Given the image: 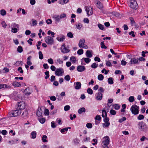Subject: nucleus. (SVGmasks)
Segmentation results:
<instances>
[{
  "mask_svg": "<svg viewBox=\"0 0 148 148\" xmlns=\"http://www.w3.org/2000/svg\"><path fill=\"white\" fill-rule=\"evenodd\" d=\"M103 139L104 140L102 141L101 144L102 146L104 148H109L108 146L110 142L109 137L106 136L104 137Z\"/></svg>",
  "mask_w": 148,
  "mask_h": 148,
  "instance_id": "f257e3e1",
  "label": "nucleus"
},
{
  "mask_svg": "<svg viewBox=\"0 0 148 148\" xmlns=\"http://www.w3.org/2000/svg\"><path fill=\"white\" fill-rule=\"evenodd\" d=\"M138 126L139 129L142 132L146 131L147 128L146 124L142 121L138 122Z\"/></svg>",
  "mask_w": 148,
  "mask_h": 148,
  "instance_id": "f03ea898",
  "label": "nucleus"
},
{
  "mask_svg": "<svg viewBox=\"0 0 148 148\" xmlns=\"http://www.w3.org/2000/svg\"><path fill=\"white\" fill-rule=\"evenodd\" d=\"M21 110L18 109L10 112L8 113V116L10 117H12L19 116L21 114Z\"/></svg>",
  "mask_w": 148,
  "mask_h": 148,
  "instance_id": "7ed1b4c3",
  "label": "nucleus"
},
{
  "mask_svg": "<svg viewBox=\"0 0 148 148\" xmlns=\"http://www.w3.org/2000/svg\"><path fill=\"white\" fill-rule=\"evenodd\" d=\"M139 107L136 105H132L130 108L132 113L135 115L138 114L139 112Z\"/></svg>",
  "mask_w": 148,
  "mask_h": 148,
  "instance_id": "20e7f679",
  "label": "nucleus"
},
{
  "mask_svg": "<svg viewBox=\"0 0 148 148\" xmlns=\"http://www.w3.org/2000/svg\"><path fill=\"white\" fill-rule=\"evenodd\" d=\"M85 40L84 38H82L79 40L78 43V46L80 48H85L88 49V47L85 43Z\"/></svg>",
  "mask_w": 148,
  "mask_h": 148,
  "instance_id": "39448f33",
  "label": "nucleus"
},
{
  "mask_svg": "<svg viewBox=\"0 0 148 148\" xmlns=\"http://www.w3.org/2000/svg\"><path fill=\"white\" fill-rule=\"evenodd\" d=\"M130 2V7L132 9L136 10L138 8V5L135 0H129Z\"/></svg>",
  "mask_w": 148,
  "mask_h": 148,
  "instance_id": "423d86ee",
  "label": "nucleus"
},
{
  "mask_svg": "<svg viewBox=\"0 0 148 148\" xmlns=\"http://www.w3.org/2000/svg\"><path fill=\"white\" fill-rule=\"evenodd\" d=\"M45 42L48 44L52 45L54 43V40L53 38L51 36H47L45 38Z\"/></svg>",
  "mask_w": 148,
  "mask_h": 148,
  "instance_id": "0eeeda50",
  "label": "nucleus"
},
{
  "mask_svg": "<svg viewBox=\"0 0 148 148\" xmlns=\"http://www.w3.org/2000/svg\"><path fill=\"white\" fill-rule=\"evenodd\" d=\"M44 108L43 106L39 107H38V110L36 112V115L38 117L42 116L43 111Z\"/></svg>",
  "mask_w": 148,
  "mask_h": 148,
  "instance_id": "6e6552de",
  "label": "nucleus"
},
{
  "mask_svg": "<svg viewBox=\"0 0 148 148\" xmlns=\"http://www.w3.org/2000/svg\"><path fill=\"white\" fill-rule=\"evenodd\" d=\"M64 73V70L62 68L57 69L55 71V74L58 76L62 75Z\"/></svg>",
  "mask_w": 148,
  "mask_h": 148,
  "instance_id": "1a4fd4ad",
  "label": "nucleus"
},
{
  "mask_svg": "<svg viewBox=\"0 0 148 148\" xmlns=\"http://www.w3.org/2000/svg\"><path fill=\"white\" fill-rule=\"evenodd\" d=\"M85 10L88 16L91 15L92 14L93 11L92 8L90 6H86L85 8Z\"/></svg>",
  "mask_w": 148,
  "mask_h": 148,
  "instance_id": "9d476101",
  "label": "nucleus"
},
{
  "mask_svg": "<svg viewBox=\"0 0 148 148\" xmlns=\"http://www.w3.org/2000/svg\"><path fill=\"white\" fill-rule=\"evenodd\" d=\"M84 61L86 63L88 64L91 61V59L89 58L88 57L86 58H82V59L81 60V64H85L84 62Z\"/></svg>",
  "mask_w": 148,
  "mask_h": 148,
  "instance_id": "9b49d317",
  "label": "nucleus"
},
{
  "mask_svg": "<svg viewBox=\"0 0 148 148\" xmlns=\"http://www.w3.org/2000/svg\"><path fill=\"white\" fill-rule=\"evenodd\" d=\"M61 52L64 53H68L70 51V50L67 49L65 47V45L64 44L62 45L61 48Z\"/></svg>",
  "mask_w": 148,
  "mask_h": 148,
  "instance_id": "f8f14e48",
  "label": "nucleus"
},
{
  "mask_svg": "<svg viewBox=\"0 0 148 148\" xmlns=\"http://www.w3.org/2000/svg\"><path fill=\"white\" fill-rule=\"evenodd\" d=\"M95 3L96 7L99 9H102L103 8V3L101 2L97 1L95 2Z\"/></svg>",
  "mask_w": 148,
  "mask_h": 148,
  "instance_id": "ddd939ff",
  "label": "nucleus"
},
{
  "mask_svg": "<svg viewBox=\"0 0 148 148\" xmlns=\"http://www.w3.org/2000/svg\"><path fill=\"white\" fill-rule=\"evenodd\" d=\"M18 109L19 110H21L24 109L25 107V104L23 101L19 102L18 103Z\"/></svg>",
  "mask_w": 148,
  "mask_h": 148,
  "instance_id": "4468645a",
  "label": "nucleus"
},
{
  "mask_svg": "<svg viewBox=\"0 0 148 148\" xmlns=\"http://www.w3.org/2000/svg\"><path fill=\"white\" fill-rule=\"evenodd\" d=\"M74 85L75 88L76 90H79L81 88V84L80 82H77L74 83Z\"/></svg>",
  "mask_w": 148,
  "mask_h": 148,
  "instance_id": "2eb2a0df",
  "label": "nucleus"
},
{
  "mask_svg": "<svg viewBox=\"0 0 148 148\" xmlns=\"http://www.w3.org/2000/svg\"><path fill=\"white\" fill-rule=\"evenodd\" d=\"M96 99L97 100H101L102 99L103 95L101 92H99L96 94Z\"/></svg>",
  "mask_w": 148,
  "mask_h": 148,
  "instance_id": "dca6fc26",
  "label": "nucleus"
},
{
  "mask_svg": "<svg viewBox=\"0 0 148 148\" xmlns=\"http://www.w3.org/2000/svg\"><path fill=\"white\" fill-rule=\"evenodd\" d=\"M92 50H87L85 53L86 56L87 57L89 58H90L92 57Z\"/></svg>",
  "mask_w": 148,
  "mask_h": 148,
  "instance_id": "f3484780",
  "label": "nucleus"
},
{
  "mask_svg": "<svg viewBox=\"0 0 148 148\" xmlns=\"http://www.w3.org/2000/svg\"><path fill=\"white\" fill-rule=\"evenodd\" d=\"M138 60L137 59L132 58L131 59L130 62V64H136L138 63Z\"/></svg>",
  "mask_w": 148,
  "mask_h": 148,
  "instance_id": "a211bd4d",
  "label": "nucleus"
},
{
  "mask_svg": "<svg viewBox=\"0 0 148 148\" xmlns=\"http://www.w3.org/2000/svg\"><path fill=\"white\" fill-rule=\"evenodd\" d=\"M85 67L84 66H79L77 67V70L78 71L82 72L85 70Z\"/></svg>",
  "mask_w": 148,
  "mask_h": 148,
  "instance_id": "6ab92c4d",
  "label": "nucleus"
},
{
  "mask_svg": "<svg viewBox=\"0 0 148 148\" xmlns=\"http://www.w3.org/2000/svg\"><path fill=\"white\" fill-rule=\"evenodd\" d=\"M53 18L54 20L56 22L58 23L60 20L59 15H55L53 16Z\"/></svg>",
  "mask_w": 148,
  "mask_h": 148,
  "instance_id": "aec40b11",
  "label": "nucleus"
},
{
  "mask_svg": "<svg viewBox=\"0 0 148 148\" xmlns=\"http://www.w3.org/2000/svg\"><path fill=\"white\" fill-rule=\"evenodd\" d=\"M130 20L131 24V25L132 26H136V24L135 23L134 20L132 17H130Z\"/></svg>",
  "mask_w": 148,
  "mask_h": 148,
  "instance_id": "412c9836",
  "label": "nucleus"
},
{
  "mask_svg": "<svg viewBox=\"0 0 148 148\" xmlns=\"http://www.w3.org/2000/svg\"><path fill=\"white\" fill-rule=\"evenodd\" d=\"M31 90H30L29 88H26L24 91V93L26 95H29L31 94Z\"/></svg>",
  "mask_w": 148,
  "mask_h": 148,
  "instance_id": "4be33fe9",
  "label": "nucleus"
},
{
  "mask_svg": "<svg viewBox=\"0 0 148 148\" xmlns=\"http://www.w3.org/2000/svg\"><path fill=\"white\" fill-rule=\"evenodd\" d=\"M65 39V37L64 35H62V37L60 38L59 37H57L56 38V39L57 40L60 41H63Z\"/></svg>",
  "mask_w": 148,
  "mask_h": 148,
  "instance_id": "5701e85b",
  "label": "nucleus"
},
{
  "mask_svg": "<svg viewBox=\"0 0 148 148\" xmlns=\"http://www.w3.org/2000/svg\"><path fill=\"white\" fill-rule=\"evenodd\" d=\"M12 84L14 86L18 87L21 86V84L20 83L17 82H14L12 83Z\"/></svg>",
  "mask_w": 148,
  "mask_h": 148,
  "instance_id": "b1692460",
  "label": "nucleus"
},
{
  "mask_svg": "<svg viewBox=\"0 0 148 148\" xmlns=\"http://www.w3.org/2000/svg\"><path fill=\"white\" fill-rule=\"evenodd\" d=\"M86 111L85 109L84 108L82 107L79 109L78 110V113L80 114L82 113L83 112H85Z\"/></svg>",
  "mask_w": 148,
  "mask_h": 148,
  "instance_id": "393cba45",
  "label": "nucleus"
},
{
  "mask_svg": "<svg viewBox=\"0 0 148 148\" xmlns=\"http://www.w3.org/2000/svg\"><path fill=\"white\" fill-rule=\"evenodd\" d=\"M38 120L42 124L44 123L45 121V119L44 118H40L39 117L38 118Z\"/></svg>",
  "mask_w": 148,
  "mask_h": 148,
  "instance_id": "a878e982",
  "label": "nucleus"
},
{
  "mask_svg": "<svg viewBox=\"0 0 148 148\" xmlns=\"http://www.w3.org/2000/svg\"><path fill=\"white\" fill-rule=\"evenodd\" d=\"M69 0H61L59 1V3L61 5H64L67 3Z\"/></svg>",
  "mask_w": 148,
  "mask_h": 148,
  "instance_id": "bb28decb",
  "label": "nucleus"
},
{
  "mask_svg": "<svg viewBox=\"0 0 148 148\" xmlns=\"http://www.w3.org/2000/svg\"><path fill=\"white\" fill-rule=\"evenodd\" d=\"M60 20L62 18H66V15L65 14L63 13L59 15Z\"/></svg>",
  "mask_w": 148,
  "mask_h": 148,
  "instance_id": "cd10ccee",
  "label": "nucleus"
},
{
  "mask_svg": "<svg viewBox=\"0 0 148 148\" xmlns=\"http://www.w3.org/2000/svg\"><path fill=\"white\" fill-rule=\"evenodd\" d=\"M47 138V137L46 135H43L42 138V142L44 143L47 142H48V140H46V139Z\"/></svg>",
  "mask_w": 148,
  "mask_h": 148,
  "instance_id": "c85d7f7f",
  "label": "nucleus"
},
{
  "mask_svg": "<svg viewBox=\"0 0 148 148\" xmlns=\"http://www.w3.org/2000/svg\"><path fill=\"white\" fill-rule=\"evenodd\" d=\"M70 60L72 63H75L76 61V58L74 56H72L70 58Z\"/></svg>",
  "mask_w": 148,
  "mask_h": 148,
  "instance_id": "c756f323",
  "label": "nucleus"
},
{
  "mask_svg": "<svg viewBox=\"0 0 148 148\" xmlns=\"http://www.w3.org/2000/svg\"><path fill=\"white\" fill-rule=\"evenodd\" d=\"M6 12L4 9H2L0 10V14L1 15L4 16L6 14Z\"/></svg>",
  "mask_w": 148,
  "mask_h": 148,
  "instance_id": "7c9ffc66",
  "label": "nucleus"
},
{
  "mask_svg": "<svg viewBox=\"0 0 148 148\" xmlns=\"http://www.w3.org/2000/svg\"><path fill=\"white\" fill-rule=\"evenodd\" d=\"M31 135L32 136V138L33 139L35 138L36 137V132L35 131H33L31 133Z\"/></svg>",
  "mask_w": 148,
  "mask_h": 148,
  "instance_id": "2f4dec72",
  "label": "nucleus"
},
{
  "mask_svg": "<svg viewBox=\"0 0 148 148\" xmlns=\"http://www.w3.org/2000/svg\"><path fill=\"white\" fill-rule=\"evenodd\" d=\"M108 82L109 84H112L114 83L113 78L112 77H110L108 78Z\"/></svg>",
  "mask_w": 148,
  "mask_h": 148,
  "instance_id": "473e14b6",
  "label": "nucleus"
},
{
  "mask_svg": "<svg viewBox=\"0 0 148 148\" xmlns=\"http://www.w3.org/2000/svg\"><path fill=\"white\" fill-rule=\"evenodd\" d=\"M17 51L19 53H21L23 51V49L22 47L21 46H19L17 49Z\"/></svg>",
  "mask_w": 148,
  "mask_h": 148,
  "instance_id": "72a5a7b5",
  "label": "nucleus"
},
{
  "mask_svg": "<svg viewBox=\"0 0 148 148\" xmlns=\"http://www.w3.org/2000/svg\"><path fill=\"white\" fill-rule=\"evenodd\" d=\"M102 116L103 118L107 116L106 112L105 110H103L102 111Z\"/></svg>",
  "mask_w": 148,
  "mask_h": 148,
  "instance_id": "f704fd0d",
  "label": "nucleus"
},
{
  "mask_svg": "<svg viewBox=\"0 0 148 148\" xmlns=\"http://www.w3.org/2000/svg\"><path fill=\"white\" fill-rule=\"evenodd\" d=\"M104 78V77L103 75L100 74L98 76V79L100 81L102 80Z\"/></svg>",
  "mask_w": 148,
  "mask_h": 148,
  "instance_id": "c9c22d12",
  "label": "nucleus"
},
{
  "mask_svg": "<svg viewBox=\"0 0 148 148\" xmlns=\"http://www.w3.org/2000/svg\"><path fill=\"white\" fill-rule=\"evenodd\" d=\"M28 114V112L27 110H25L23 112L22 115L23 117H25L27 116Z\"/></svg>",
  "mask_w": 148,
  "mask_h": 148,
  "instance_id": "e433bc0d",
  "label": "nucleus"
},
{
  "mask_svg": "<svg viewBox=\"0 0 148 148\" xmlns=\"http://www.w3.org/2000/svg\"><path fill=\"white\" fill-rule=\"evenodd\" d=\"M97 26L101 30H103L104 28V26L101 24L99 23L97 25Z\"/></svg>",
  "mask_w": 148,
  "mask_h": 148,
  "instance_id": "4c0bfd02",
  "label": "nucleus"
},
{
  "mask_svg": "<svg viewBox=\"0 0 148 148\" xmlns=\"http://www.w3.org/2000/svg\"><path fill=\"white\" fill-rule=\"evenodd\" d=\"M70 129L71 127H66V128H64L63 129H62L61 130L60 132L62 133H64V132L66 131H67L68 130V129Z\"/></svg>",
  "mask_w": 148,
  "mask_h": 148,
  "instance_id": "58836bf2",
  "label": "nucleus"
},
{
  "mask_svg": "<svg viewBox=\"0 0 148 148\" xmlns=\"http://www.w3.org/2000/svg\"><path fill=\"white\" fill-rule=\"evenodd\" d=\"M39 57L40 59L42 60L43 58V56L42 53V52L41 51H40L38 52Z\"/></svg>",
  "mask_w": 148,
  "mask_h": 148,
  "instance_id": "ea45409f",
  "label": "nucleus"
},
{
  "mask_svg": "<svg viewBox=\"0 0 148 148\" xmlns=\"http://www.w3.org/2000/svg\"><path fill=\"white\" fill-rule=\"evenodd\" d=\"M32 21L33 26H36L37 25V21L36 20L33 19L32 20Z\"/></svg>",
  "mask_w": 148,
  "mask_h": 148,
  "instance_id": "a19ab883",
  "label": "nucleus"
},
{
  "mask_svg": "<svg viewBox=\"0 0 148 148\" xmlns=\"http://www.w3.org/2000/svg\"><path fill=\"white\" fill-rule=\"evenodd\" d=\"M98 66V64L96 63H93L91 65V67L92 68L95 69Z\"/></svg>",
  "mask_w": 148,
  "mask_h": 148,
  "instance_id": "79ce46f5",
  "label": "nucleus"
},
{
  "mask_svg": "<svg viewBox=\"0 0 148 148\" xmlns=\"http://www.w3.org/2000/svg\"><path fill=\"white\" fill-rule=\"evenodd\" d=\"M114 107V109L116 110H118L119 109L120 106L118 104H114L113 105Z\"/></svg>",
  "mask_w": 148,
  "mask_h": 148,
  "instance_id": "37998d69",
  "label": "nucleus"
},
{
  "mask_svg": "<svg viewBox=\"0 0 148 148\" xmlns=\"http://www.w3.org/2000/svg\"><path fill=\"white\" fill-rule=\"evenodd\" d=\"M77 28L78 29H80L82 27V25L80 23H79L76 24Z\"/></svg>",
  "mask_w": 148,
  "mask_h": 148,
  "instance_id": "c03bdc74",
  "label": "nucleus"
},
{
  "mask_svg": "<svg viewBox=\"0 0 148 148\" xmlns=\"http://www.w3.org/2000/svg\"><path fill=\"white\" fill-rule=\"evenodd\" d=\"M144 118V116L142 114L139 115L137 117V119L139 120H141Z\"/></svg>",
  "mask_w": 148,
  "mask_h": 148,
  "instance_id": "a18cd8bd",
  "label": "nucleus"
},
{
  "mask_svg": "<svg viewBox=\"0 0 148 148\" xmlns=\"http://www.w3.org/2000/svg\"><path fill=\"white\" fill-rule=\"evenodd\" d=\"M87 92L88 94L92 95L93 94V91L91 89L88 88L87 90Z\"/></svg>",
  "mask_w": 148,
  "mask_h": 148,
  "instance_id": "49530a36",
  "label": "nucleus"
},
{
  "mask_svg": "<svg viewBox=\"0 0 148 148\" xmlns=\"http://www.w3.org/2000/svg\"><path fill=\"white\" fill-rule=\"evenodd\" d=\"M101 46V47L102 49H106L107 48V47L105 46V45H104V42H101L100 44Z\"/></svg>",
  "mask_w": 148,
  "mask_h": 148,
  "instance_id": "de8ad7c7",
  "label": "nucleus"
},
{
  "mask_svg": "<svg viewBox=\"0 0 148 148\" xmlns=\"http://www.w3.org/2000/svg\"><path fill=\"white\" fill-rule=\"evenodd\" d=\"M129 101L130 102H132L134 101V96H130L129 98Z\"/></svg>",
  "mask_w": 148,
  "mask_h": 148,
  "instance_id": "09e8293b",
  "label": "nucleus"
},
{
  "mask_svg": "<svg viewBox=\"0 0 148 148\" xmlns=\"http://www.w3.org/2000/svg\"><path fill=\"white\" fill-rule=\"evenodd\" d=\"M48 62L50 64H53V61L52 58H50L48 59Z\"/></svg>",
  "mask_w": 148,
  "mask_h": 148,
  "instance_id": "8fccbe9b",
  "label": "nucleus"
},
{
  "mask_svg": "<svg viewBox=\"0 0 148 148\" xmlns=\"http://www.w3.org/2000/svg\"><path fill=\"white\" fill-rule=\"evenodd\" d=\"M77 54L79 55H81L83 53V50L82 49H79L77 51Z\"/></svg>",
  "mask_w": 148,
  "mask_h": 148,
  "instance_id": "3c124183",
  "label": "nucleus"
},
{
  "mask_svg": "<svg viewBox=\"0 0 148 148\" xmlns=\"http://www.w3.org/2000/svg\"><path fill=\"white\" fill-rule=\"evenodd\" d=\"M45 111V114L46 115H48L49 114V110L47 109H44Z\"/></svg>",
  "mask_w": 148,
  "mask_h": 148,
  "instance_id": "603ef678",
  "label": "nucleus"
},
{
  "mask_svg": "<svg viewBox=\"0 0 148 148\" xmlns=\"http://www.w3.org/2000/svg\"><path fill=\"white\" fill-rule=\"evenodd\" d=\"M110 114L112 115H115L116 113V111L113 109L110 110Z\"/></svg>",
  "mask_w": 148,
  "mask_h": 148,
  "instance_id": "864d4df0",
  "label": "nucleus"
},
{
  "mask_svg": "<svg viewBox=\"0 0 148 148\" xmlns=\"http://www.w3.org/2000/svg\"><path fill=\"white\" fill-rule=\"evenodd\" d=\"M67 35L68 37L70 38H72L73 37V34L71 32L68 33Z\"/></svg>",
  "mask_w": 148,
  "mask_h": 148,
  "instance_id": "5fc2aeb1",
  "label": "nucleus"
},
{
  "mask_svg": "<svg viewBox=\"0 0 148 148\" xmlns=\"http://www.w3.org/2000/svg\"><path fill=\"white\" fill-rule=\"evenodd\" d=\"M110 125V123L109 122H107L105 123H104L103 124V127H108Z\"/></svg>",
  "mask_w": 148,
  "mask_h": 148,
  "instance_id": "6e6d98bb",
  "label": "nucleus"
},
{
  "mask_svg": "<svg viewBox=\"0 0 148 148\" xmlns=\"http://www.w3.org/2000/svg\"><path fill=\"white\" fill-rule=\"evenodd\" d=\"M45 74L46 75V76L45 77V78L46 79H47L49 77V71H48L45 72Z\"/></svg>",
  "mask_w": 148,
  "mask_h": 148,
  "instance_id": "4d7b16f0",
  "label": "nucleus"
},
{
  "mask_svg": "<svg viewBox=\"0 0 148 148\" xmlns=\"http://www.w3.org/2000/svg\"><path fill=\"white\" fill-rule=\"evenodd\" d=\"M86 126L88 128H91L92 127V124L90 123H87Z\"/></svg>",
  "mask_w": 148,
  "mask_h": 148,
  "instance_id": "13d9d810",
  "label": "nucleus"
},
{
  "mask_svg": "<svg viewBox=\"0 0 148 148\" xmlns=\"http://www.w3.org/2000/svg\"><path fill=\"white\" fill-rule=\"evenodd\" d=\"M70 108V106L69 105H66L64 107V110L65 111H67L69 110Z\"/></svg>",
  "mask_w": 148,
  "mask_h": 148,
  "instance_id": "bf43d9fd",
  "label": "nucleus"
},
{
  "mask_svg": "<svg viewBox=\"0 0 148 148\" xmlns=\"http://www.w3.org/2000/svg\"><path fill=\"white\" fill-rule=\"evenodd\" d=\"M106 64L108 66H112L111 62L109 61H106Z\"/></svg>",
  "mask_w": 148,
  "mask_h": 148,
  "instance_id": "052dcab7",
  "label": "nucleus"
},
{
  "mask_svg": "<svg viewBox=\"0 0 148 148\" xmlns=\"http://www.w3.org/2000/svg\"><path fill=\"white\" fill-rule=\"evenodd\" d=\"M126 120V118L125 117H123L122 118L119 119V123H122L124 121H125Z\"/></svg>",
  "mask_w": 148,
  "mask_h": 148,
  "instance_id": "680f3d73",
  "label": "nucleus"
},
{
  "mask_svg": "<svg viewBox=\"0 0 148 148\" xmlns=\"http://www.w3.org/2000/svg\"><path fill=\"white\" fill-rule=\"evenodd\" d=\"M41 41H39L38 42V44L36 45V46L37 47V48L39 50L40 49V46L41 44Z\"/></svg>",
  "mask_w": 148,
  "mask_h": 148,
  "instance_id": "e2e57ef3",
  "label": "nucleus"
},
{
  "mask_svg": "<svg viewBox=\"0 0 148 148\" xmlns=\"http://www.w3.org/2000/svg\"><path fill=\"white\" fill-rule=\"evenodd\" d=\"M17 71H18L19 72V73H23V71L22 69V67H20L18 68Z\"/></svg>",
  "mask_w": 148,
  "mask_h": 148,
  "instance_id": "0e129e2a",
  "label": "nucleus"
},
{
  "mask_svg": "<svg viewBox=\"0 0 148 148\" xmlns=\"http://www.w3.org/2000/svg\"><path fill=\"white\" fill-rule=\"evenodd\" d=\"M3 27L5 28L7 26L6 24L4 21H3L1 23Z\"/></svg>",
  "mask_w": 148,
  "mask_h": 148,
  "instance_id": "69168bd1",
  "label": "nucleus"
},
{
  "mask_svg": "<svg viewBox=\"0 0 148 148\" xmlns=\"http://www.w3.org/2000/svg\"><path fill=\"white\" fill-rule=\"evenodd\" d=\"M46 22L47 24H51L52 23V21L50 19H48L46 21Z\"/></svg>",
  "mask_w": 148,
  "mask_h": 148,
  "instance_id": "338daca9",
  "label": "nucleus"
},
{
  "mask_svg": "<svg viewBox=\"0 0 148 148\" xmlns=\"http://www.w3.org/2000/svg\"><path fill=\"white\" fill-rule=\"evenodd\" d=\"M64 79L66 81H69L70 79V78L69 75H67L65 77Z\"/></svg>",
  "mask_w": 148,
  "mask_h": 148,
  "instance_id": "774afa93",
  "label": "nucleus"
}]
</instances>
